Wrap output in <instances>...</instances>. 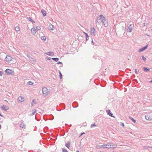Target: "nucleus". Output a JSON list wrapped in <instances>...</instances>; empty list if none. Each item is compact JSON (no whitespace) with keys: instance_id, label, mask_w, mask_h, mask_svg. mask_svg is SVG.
Wrapping results in <instances>:
<instances>
[{"instance_id":"1","label":"nucleus","mask_w":152,"mask_h":152,"mask_svg":"<svg viewBox=\"0 0 152 152\" xmlns=\"http://www.w3.org/2000/svg\"><path fill=\"white\" fill-rule=\"evenodd\" d=\"M100 18L102 19V22L104 24V26L105 27H107L108 26L107 21L105 17L102 15H100Z\"/></svg>"},{"instance_id":"2","label":"nucleus","mask_w":152,"mask_h":152,"mask_svg":"<svg viewBox=\"0 0 152 152\" xmlns=\"http://www.w3.org/2000/svg\"><path fill=\"white\" fill-rule=\"evenodd\" d=\"M6 75H13L14 74V72L12 70H10L9 69H7L5 71Z\"/></svg>"},{"instance_id":"3","label":"nucleus","mask_w":152,"mask_h":152,"mask_svg":"<svg viewBox=\"0 0 152 152\" xmlns=\"http://www.w3.org/2000/svg\"><path fill=\"white\" fill-rule=\"evenodd\" d=\"M145 119L150 121H152V115L150 114L146 115L145 116Z\"/></svg>"},{"instance_id":"4","label":"nucleus","mask_w":152,"mask_h":152,"mask_svg":"<svg viewBox=\"0 0 152 152\" xmlns=\"http://www.w3.org/2000/svg\"><path fill=\"white\" fill-rule=\"evenodd\" d=\"M12 58L11 56L7 55L4 59V60L7 62L10 61L12 60Z\"/></svg>"},{"instance_id":"5","label":"nucleus","mask_w":152,"mask_h":152,"mask_svg":"<svg viewBox=\"0 0 152 152\" xmlns=\"http://www.w3.org/2000/svg\"><path fill=\"white\" fill-rule=\"evenodd\" d=\"M134 26L133 25L130 24L128 27V29L127 30V32H130L131 33L132 31V30L133 28V27H134Z\"/></svg>"},{"instance_id":"6","label":"nucleus","mask_w":152,"mask_h":152,"mask_svg":"<svg viewBox=\"0 0 152 152\" xmlns=\"http://www.w3.org/2000/svg\"><path fill=\"white\" fill-rule=\"evenodd\" d=\"M48 89L45 87H44L42 88V92L43 94L47 95L48 94Z\"/></svg>"},{"instance_id":"7","label":"nucleus","mask_w":152,"mask_h":152,"mask_svg":"<svg viewBox=\"0 0 152 152\" xmlns=\"http://www.w3.org/2000/svg\"><path fill=\"white\" fill-rule=\"evenodd\" d=\"M96 30L94 27L91 28V35L95 36V35Z\"/></svg>"},{"instance_id":"8","label":"nucleus","mask_w":152,"mask_h":152,"mask_svg":"<svg viewBox=\"0 0 152 152\" xmlns=\"http://www.w3.org/2000/svg\"><path fill=\"white\" fill-rule=\"evenodd\" d=\"M148 45H147L142 48L139 49L138 50L139 52H140L144 50L145 49L147 48Z\"/></svg>"},{"instance_id":"9","label":"nucleus","mask_w":152,"mask_h":152,"mask_svg":"<svg viewBox=\"0 0 152 152\" xmlns=\"http://www.w3.org/2000/svg\"><path fill=\"white\" fill-rule=\"evenodd\" d=\"M1 107L2 110L6 111H7L9 109V108L7 106L4 105L1 106Z\"/></svg>"},{"instance_id":"10","label":"nucleus","mask_w":152,"mask_h":152,"mask_svg":"<svg viewBox=\"0 0 152 152\" xmlns=\"http://www.w3.org/2000/svg\"><path fill=\"white\" fill-rule=\"evenodd\" d=\"M110 148H115L117 147V145L116 144L112 143H109Z\"/></svg>"},{"instance_id":"11","label":"nucleus","mask_w":152,"mask_h":152,"mask_svg":"<svg viewBox=\"0 0 152 152\" xmlns=\"http://www.w3.org/2000/svg\"><path fill=\"white\" fill-rule=\"evenodd\" d=\"M36 30H37L34 28H33L31 29V32L33 35H34L36 34L37 32Z\"/></svg>"},{"instance_id":"12","label":"nucleus","mask_w":152,"mask_h":152,"mask_svg":"<svg viewBox=\"0 0 152 152\" xmlns=\"http://www.w3.org/2000/svg\"><path fill=\"white\" fill-rule=\"evenodd\" d=\"M18 100L21 102H23L24 101V98L22 96H20L18 97Z\"/></svg>"},{"instance_id":"13","label":"nucleus","mask_w":152,"mask_h":152,"mask_svg":"<svg viewBox=\"0 0 152 152\" xmlns=\"http://www.w3.org/2000/svg\"><path fill=\"white\" fill-rule=\"evenodd\" d=\"M106 112L107 113L108 115H109L110 116L113 117H114L113 115V114L112 113L110 110H107Z\"/></svg>"},{"instance_id":"14","label":"nucleus","mask_w":152,"mask_h":152,"mask_svg":"<svg viewBox=\"0 0 152 152\" xmlns=\"http://www.w3.org/2000/svg\"><path fill=\"white\" fill-rule=\"evenodd\" d=\"M20 126L23 129H26V126L24 124H20Z\"/></svg>"},{"instance_id":"15","label":"nucleus","mask_w":152,"mask_h":152,"mask_svg":"<svg viewBox=\"0 0 152 152\" xmlns=\"http://www.w3.org/2000/svg\"><path fill=\"white\" fill-rule=\"evenodd\" d=\"M45 54L49 56H53L54 55V53L53 52L49 51L45 53Z\"/></svg>"},{"instance_id":"16","label":"nucleus","mask_w":152,"mask_h":152,"mask_svg":"<svg viewBox=\"0 0 152 152\" xmlns=\"http://www.w3.org/2000/svg\"><path fill=\"white\" fill-rule=\"evenodd\" d=\"M41 12L44 16H45L46 15V12L43 9H42L41 10Z\"/></svg>"},{"instance_id":"17","label":"nucleus","mask_w":152,"mask_h":152,"mask_svg":"<svg viewBox=\"0 0 152 152\" xmlns=\"http://www.w3.org/2000/svg\"><path fill=\"white\" fill-rule=\"evenodd\" d=\"M54 26L53 25L51 24L49 25V26L48 28L49 30H53Z\"/></svg>"},{"instance_id":"18","label":"nucleus","mask_w":152,"mask_h":152,"mask_svg":"<svg viewBox=\"0 0 152 152\" xmlns=\"http://www.w3.org/2000/svg\"><path fill=\"white\" fill-rule=\"evenodd\" d=\"M102 21V19L100 18V17H97V20L96 22L100 23H101Z\"/></svg>"},{"instance_id":"19","label":"nucleus","mask_w":152,"mask_h":152,"mask_svg":"<svg viewBox=\"0 0 152 152\" xmlns=\"http://www.w3.org/2000/svg\"><path fill=\"white\" fill-rule=\"evenodd\" d=\"M70 142L69 141H68L67 143L65 144V146L68 148H69L70 147Z\"/></svg>"},{"instance_id":"20","label":"nucleus","mask_w":152,"mask_h":152,"mask_svg":"<svg viewBox=\"0 0 152 152\" xmlns=\"http://www.w3.org/2000/svg\"><path fill=\"white\" fill-rule=\"evenodd\" d=\"M143 69L145 72H150V71L149 69L145 67H144Z\"/></svg>"},{"instance_id":"21","label":"nucleus","mask_w":152,"mask_h":152,"mask_svg":"<svg viewBox=\"0 0 152 152\" xmlns=\"http://www.w3.org/2000/svg\"><path fill=\"white\" fill-rule=\"evenodd\" d=\"M27 19L28 20L30 21L32 23H35V21H34L32 19H31L30 17H27Z\"/></svg>"},{"instance_id":"22","label":"nucleus","mask_w":152,"mask_h":152,"mask_svg":"<svg viewBox=\"0 0 152 152\" xmlns=\"http://www.w3.org/2000/svg\"><path fill=\"white\" fill-rule=\"evenodd\" d=\"M37 111V110H33L32 111V114H31V115H34L36 113V111Z\"/></svg>"},{"instance_id":"23","label":"nucleus","mask_w":152,"mask_h":152,"mask_svg":"<svg viewBox=\"0 0 152 152\" xmlns=\"http://www.w3.org/2000/svg\"><path fill=\"white\" fill-rule=\"evenodd\" d=\"M15 30L16 31H18L20 30V27L19 26H16L15 28Z\"/></svg>"},{"instance_id":"24","label":"nucleus","mask_w":152,"mask_h":152,"mask_svg":"<svg viewBox=\"0 0 152 152\" xmlns=\"http://www.w3.org/2000/svg\"><path fill=\"white\" fill-rule=\"evenodd\" d=\"M52 59L55 61L57 62L58 61L59 59L58 58H52Z\"/></svg>"},{"instance_id":"25","label":"nucleus","mask_w":152,"mask_h":152,"mask_svg":"<svg viewBox=\"0 0 152 152\" xmlns=\"http://www.w3.org/2000/svg\"><path fill=\"white\" fill-rule=\"evenodd\" d=\"M129 118L134 123H135L136 122V121L131 116H129Z\"/></svg>"},{"instance_id":"26","label":"nucleus","mask_w":152,"mask_h":152,"mask_svg":"<svg viewBox=\"0 0 152 152\" xmlns=\"http://www.w3.org/2000/svg\"><path fill=\"white\" fill-rule=\"evenodd\" d=\"M46 37L45 36H42L41 37V39L43 40H46Z\"/></svg>"},{"instance_id":"27","label":"nucleus","mask_w":152,"mask_h":152,"mask_svg":"<svg viewBox=\"0 0 152 152\" xmlns=\"http://www.w3.org/2000/svg\"><path fill=\"white\" fill-rule=\"evenodd\" d=\"M27 84L29 85H32L33 84V83L31 81H29L27 83Z\"/></svg>"},{"instance_id":"28","label":"nucleus","mask_w":152,"mask_h":152,"mask_svg":"<svg viewBox=\"0 0 152 152\" xmlns=\"http://www.w3.org/2000/svg\"><path fill=\"white\" fill-rule=\"evenodd\" d=\"M143 148L146 150L148 149L149 148H151L152 147H150V146H144L143 147Z\"/></svg>"},{"instance_id":"29","label":"nucleus","mask_w":152,"mask_h":152,"mask_svg":"<svg viewBox=\"0 0 152 152\" xmlns=\"http://www.w3.org/2000/svg\"><path fill=\"white\" fill-rule=\"evenodd\" d=\"M86 41H87L89 38V37L88 36V34H86Z\"/></svg>"},{"instance_id":"30","label":"nucleus","mask_w":152,"mask_h":152,"mask_svg":"<svg viewBox=\"0 0 152 152\" xmlns=\"http://www.w3.org/2000/svg\"><path fill=\"white\" fill-rule=\"evenodd\" d=\"M109 146V143H107V144H106V148H110V147Z\"/></svg>"},{"instance_id":"31","label":"nucleus","mask_w":152,"mask_h":152,"mask_svg":"<svg viewBox=\"0 0 152 152\" xmlns=\"http://www.w3.org/2000/svg\"><path fill=\"white\" fill-rule=\"evenodd\" d=\"M62 151L63 152H68L67 150L65 148H62Z\"/></svg>"},{"instance_id":"32","label":"nucleus","mask_w":152,"mask_h":152,"mask_svg":"<svg viewBox=\"0 0 152 152\" xmlns=\"http://www.w3.org/2000/svg\"><path fill=\"white\" fill-rule=\"evenodd\" d=\"M142 60L144 61H145L146 60V58L145 57H144V56H142Z\"/></svg>"},{"instance_id":"33","label":"nucleus","mask_w":152,"mask_h":152,"mask_svg":"<svg viewBox=\"0 0 152 152\" xmlns=\"http://www.w3.org/2000/svg\"><path fill=\"white\" fill-rule=\"evenodd\" d=\"M101 148H106V144H103L101 146Z\"/></svg>"},{"instance_id":"34","label":"nucleus","mask_w":152,"mask_h":152,"mask_svg":"<svg viewBox=\"0 0 152 152\" xmlns=\"http://www.w3.org/2000/svg\"><path fill=\"white\" fill-rule=\"evenodd\" d=\"M59 76H60V79H61L62 78V75L61 73V72L60 71H59Z\"/></svg>"},{"instance_id":"35","label":"nucleus","mask_w":152,"mask_h":152,"mask_svg":"<svg viewBox=\"0 0 152 152\" xmlns=\"http://www.w3.org/2000/svg\"><path fill=\"white\" fill-rule=\"evenodd\" d=\"M96 126V125L95 124H91V128H92L93 127H94V126Z\"/></svg>"},{"instance_id":"36","label":"nucleus","mask_w":152,"mask_h":152,"mask_svg":"<svg viewBox=\"0 0 152 152\" xmlns=\"http://www.w3.org/2000/svg\"><path fill=\"white\" fill-rule=\"evenodd\" d=\"M126 24H125V26H123L122 27V29L124 30H125V28H126Z\"/></svg>"},{"instance_id":"37","label":"nucleus","mask_w":152,"mask_h":152,"mask_svg":"<svg viewBox=\"0 0 152 152\" xmlns=\"http://www.w3.org/2000/svg\"><path fill=\"white\" fill-rule=\"evenodd\" d=\"M139 72V70H137L136 69H135V73L136 74H137Z\"/></svg>"},{"instance_id":"38","label":"nucleus","mask_w":152,"mask_h":152,"mask_svg":"<svg viewBox=\"0 0 152 152\" xmlns=\"http://www.w3.org/2000/svg\"><path fill=\"white\" fill-rule=\"evenodd\" d=\"M36 28L37 30H40L41 29V28L39 26H37Z\"/></svg>"},{"instance_id":"39","label":"nucleus","mask_w":152,"mask_h":152,"mask_svg":"<svg viewBox=\"0 0 152 152\" xmlns=\"http://www.w3.org/2000/svg\"><path fill=\"white\" fill-rule=\"evenodd\" d=\"M26 56L29 59H30V58H31V57L28 54H27Z\"/></svg>"},{"instance_id":"40","label":"nucleus","mask_w":152,"mask_h":152,"mask_svg":"<svg viewBox=\"0 0 152 152\" xmlns=\"http://www.w3.org/2000/svg\"><path fill=\"white\" fill-rule=\"evenodd\" d=\"M74 104H77V106H75V107H73H73H78V104L77 103V102H74Z\"/></svg>"},{"instance_id":"41","label":"nucleus","mask_w":152,"mask_h":152,"mask_svg":"<svg viewBox=\"0 0 152 152\" xmlns=\"http://www.w3.org/2000/svg\"><path fill=\"white\" fill-rule=\"evenodd\" d=\"M2 74H3L2 72L0 71V76H2Z\"/></svg>"},{"instance_id":"42","label":"nucleus","mask_w":152,"mask_h":152,"mask_svg":"<svg viewBox=\"0 0 152 152\" xmlns=\"http://www.w3.org/2000/svg\"><path fill=\"white\" fill-rule=\"evenodd\" d=\"M36 101V100L35 99H33V100L32 101V103H35V104H36V103L35 102Z\"/></svg>"},{"instance_id":"43","label":"nucleus","mask_w":152,"mask_h":152,"mask_svg":"<svg viewBox=\"0 0 152 152\" xmlns=\"http://www.w3.org/2000/svg\"><path fill=\"white\" fill-rule=\"evenodd\" d=\"M46 58L47 59V60H50V58L49 57H46Z\"/></svg>"},{"instance_id":"44","label":"nucleus","mask_w":152,"mask_h":152,"mask_svg":"<svg viewBox=\"0 0 152 152\" xmlns=\"http://www.w3.org/2000/svg\"><path fill=\"white\" fill-rule=\"evenodd\" d=\"M121 126H123V127H124V123H121Z\"/></svg>"},{"instance_id":"45","label":"nucleus","mask_w":152,"mask_h":152,"mask_svg":"<svg viewBox=\"0 0 152 152\" xmlns=\"http://www.w3.org/2000/svg\"><path fill=\"white\" fill-rule=\"evenodd\" d=\"M31 61H32L33 60V58L31 57V58H30V59H29Z\"/></svg>"},{"instance_id":"46","label":"nucleus","mask_w":152,"mask_h":152,"mask_svg":"<svg viewBox=\"0 0 152 152\" xmlns=\"http://www.w3.org/2000/svg\"><path fill=\"white\" fill-rule=\"evenodd\" d=\"M57 64H62V63L61 62H60V61L58 62Z\"/></svg>"},{"instance_id":"47","label":"nucleus","mask_w":152,"mask_h":152,"mask_svg":"<svg viewBox=\"0 0 152 152\" xmlns=\"http://www.w3.org/2000/svg\"><path fill=\"white\" fill-rule=\"evenodd\" d=\"M91 43L93 44V45H94V42H93V40L92 39V41H91Z\"/></svg>"},{"instance_id":"48","label":"nucleus","mask_w":152,"mask_h":152,"mask_svg":"<svg viewBox=\"0 0 152 152\" xmlns=\"http://www.w3.org/2000/svg\"><path fill=\"white\" fill-rule=\"evenodd\" d=\"M61 104L63 105H64V109H65V104H63V103Z\"/></svg>"},{"instance_id":"49","label":"nucleus","mask_w":152,"mask_h":152,"mask_svg":"<svg viewBox=\"0 0 152 152\" xmlns=\"http://www.w3.org/2000/svg\"><path fill=\"white\" fill-rule=\"evenodd\" d=\"M85 134V133L84 132H83V133H82L81 134H80V135H82V134Z\"/></svg>"},{"instance_id":"50","label":"nucleus","mask_w":152,"mask_h":152,"mask_svg":"<svg viewBox=\"0 0 152 152\" xmlns=\"http://www.w3.org/2000/svg\"><path fill=\"white\" fill-rule=\"evenodd\" d=\"M20 122L21 123H23V121L22 120H21L20 121Z\"/></svg>"},{"instance_id":"51","label":"nucleus","mask_w":152,"mask_h":152,"mask_svg":"<svg viewBox=\"0 0 152 152\" xmlns=\"http://www.w3.org/2000/svg\"><path fill=\"white\" fill-rule=\"evenodd\" d=\"M84 34H85V35H86V34H87L86 33V32H84Z\"/></svg>"},{"instance_id":"52","label":"nucleus","mask_w":152,"mask_h":152,"mask_svg":"<svg viewBox=\"0 0 152 152\" xmlns=\"http://www.w3.org/2000/svg\"><path fill=\"white\" fill-rule=\"evenodd\" d=\"M150 83H152V80H151V81H150Z\"/></svg>"},{"instance_id":"53","label":"nucleus","mask_w":152,"mask_h":152,"mask_svg":"<svg viewBox=\"0 0 152 152\" xmlns=\"http://www.w3.org/2000/svg\"><path fill=\"white\" fill-rule=\"evenodd\" d=\"M1 125L0 124V129H1Z\"/></svg>"},{"instance_id":"54","label":"nucleus","mask_w":152,"mask_h":152,"mask_svg":"<svg viewBox=\"0 0 152 152\" xmlns=\"http://www.w3.org/2000/svg\"><path fill=\"white\" fill-rule=\"evenodd\" d=\"M70 126H71V124L70 125Z\"/></svg>"},{"instance_id":"55","label":"nucleus","mask_w":152,"mask_h":152,"mask_svg":"<svg viewBox=\"0 0 152 152\" xmlns=\"http://www.w3.org/2000/svg\"><path fill=\"white\" fill-rule=\"evenodd\" d=\"M33 106V104H32V106Z\"/></svg>"}]
</instances>
